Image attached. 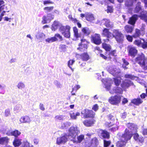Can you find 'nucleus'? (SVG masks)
<instances>
[{
    "label": "nucleus",
    "instance_id": "f257e3e1",
    "mask_svg": "<svg viewBox=\"0 0 147 147\" xmlns=\"http://www.w3.org/2000/svg\"><path fill=\"white\" fill-rule=\"evenodd\" d=\"M132 137L131 134L127 129L125 130L124 133L120 138V141L118 142L116 146L117 147H125L127 141L130 140Z\"/></svg>",
    "mask_w": 147,
    "mask_h": 147
},
{
    "label": "nucleus",
    "instance_id": "f03ea898",
    "mask_svg": "<svg viewBox=\"0 0 147 147\" xmlns=\"http://www.w3.org/2000/svg\"><path fill=\"white\" fill-rule=\"evenodd\" d=\"M135 61L143 69H147V58L145 57L144 54H142L141 55H138L136 58Z\"/></svg>",
    "mask_w": 147,
    "mask_h": 147
},
{
    "label": "nucleus",
    "instance_id": "7ed1b4c3",
    "mask_svg": "<svg viewBox=\"0 0 147 147\" xmlns=\"http://www.w3.org/2000/svg\"><path fill=\"white\" fill-rule=\"evenodd\" d=\"M67 26H65L62 25L59 22L57 21H55L53 24H52L51 29L53 31H55L58 28H59V31L63 34L66 30H67Z\"/></svg>",
    "mask_w": 147,
    "mask_h": 147
},
{
    "label": "nucleus",
    "instance_id": "20e7f679",
    "mask_svg": "<svg viewBox=\"0 0 147 147\" xmlns=\"http://www.w3.org/2000/svg\"><path fill=\"white\" fill-rule=\"evenodd\" d=\"M80 133V131L78 127H71L69 130L68 136L69 137L73 138V141L74 142H76L74 139L76 136Z\"/></svg>",
    "mask_w": 147,
    "mask_h": 147
},
{
    "label": "nucleus",
    "instance_id": "39448f33",
    "mask_svg": "<svg viewBox=\"0 0 147 147\" xmlns=\"http://www.w3.org/2000/svg\"><path fill=\"white\" fill-rule=\"evenodd\" d=\"M113 34V38L115 37L118 42H120L123 40V35L118 30H114Z\"/></svg>",
    "mask_w": 147,
    "mask_h": 147
},
{
    "label": "nucleus",
    "instance_id": "423d86ee",
    "mask_svg": "<svg viewBox=\"0 0 147 147\" xmlns=\"http://www.w3.org/2000/svg\"><path fill=\"white\" fill-rule=\"evenodd\" d=\"M121 97L118 96L111 97L109 99V102L111 104L117 105L120 102Z\"/></svg>",
    "mask_w": 147,
    "mask_h": 147
},
{
    "label": "nucleus",
    "instance_id": "0eeeda50",
    "mask_svg": "<svg viewBox=\"0 0 147 147\" xmlns=\"http://www.w3.org/2000/svg\"><path fill=\"white\" fill-rule=\"evenodd\" d=\"M108 71L109 73L115 76H119L120 70L119 68H117L116 66L110 67Z\"/></svg>",
    "mask_w": 147,
    "mask_h": 147
},
{
    "label": "nucleus",
    "instance_id": "6e6552de",
    "mask_svg": "<svg viewBox=\"0 0 147 147\" xmlns=\"http://www.w3.org/2000/svg\"><path fill=\"white\" fill-rule=\"evenodd\" d=\"M91 40L93 43L97 45L100 44L101 42L100 36L99 34H95L92 35Z\"/></svg>",
    "mask_w": 147,
    "mask_h": 147
},
{
    "label": "nucleus",
    "instance_id": "1a4fd4ad",
    "mask_svg": "<svg viewBox=\"0 0 147 147\" xmlns=\"http://www.w3.org/2000/svg\"><path fill=\"white\" fill-rule=\"evenodd\" d=\"M82 113L84 115L85 118H93L95 115V113L92 110H89L88 109H85L82 112Z\"/></svg>",
    "mask_w": 147,
    "mask_h": 147
},
{
    "label": "nucleus",
    "instance_id": "9d476101",
    "mask_svg": "<svg viewBox=\"0 0 147 147\" xmlns=\"http://www.w3.org/2000/svg\"><path fill=\"white\" fill-rule=\"evenodd\" d=\"M127 50L129 55L132 57H134L137 53V50L136 47L132 46H128Z\"/></svg>",
    "mask_w": 147,
    "mask_h": 147
},
{
    "label": "nucleus",
    "instance_id": "9b49d317",
    "mask_svg": "<svg viewBox=\"0 0 147 147\" xmlns=\"http://www.w3.org/2000/svg\"><path fill=\"white\" fill-rule=\"evenodd\" d=\"M127 126L131 130V131H129H129L131 134L132 136L133 133H136L137 131V126L134 123H128L127 124Z\"/></svg>",
    "mask_w": 147,
    "mask_h": 147
},
{
    "label": "nucleus",
    "instance_id": "f8f14e48",
    "mask_svg": "<svg viewBox=\"0 0 147 147\" xmlns=\"http://www.w3.org/2000/svg\"><path fill=\"white\" fill-rule=\"evenodd\" d=\"M133 85V83L130 80H126L123 81L121 84V86L123 89L125 90L130 86Z\"/></svg>",
    "mask_w": 147,
    "mask_h": 147
},
{
    "label": "nucleus",
    "instance_id": "ddd939ff",
    "mask_svg": "<svg viewBox=\"0 0 147 147\" xmlns=\"http://www.w3.org/2000/svg\"><path fill=\"white\" fill-rule=\"evenodd\" d=\"M67 136L66 134L63 136L57 138V144L58 145L64 144L67 141Z\"/></svg>",
    "mask_w": 147,
    "mask_h": 147
},
{
    "label": "nucleus",
    "instance_id": "4468645a",
    "mask_svg": "<svg viewBox=\"0 0 147 147\" xmlns=\"http://www.w3.org/2000/svg\"><path fill=\"white\" fill-rule=\"evenodd\" d=\"M20 123H28L29 124L31 121L30 118L28 116H22L19 119Z\"/></svg>",
    "mask_w": 147,
    "mask_h": 147
},
{
    "label": "nucleus",
    "instance_id": "2eb2a0df",
    "mask_svg": "<svg viewBox=\"0 0 147 147\" xmlns=\"http://www.w3.org/2000/svg\"><path fill=\"white\" fill-rule=\"evenodd\" d=\"M86 42L85 40H82L81 42L79 45V47L78 48L80 51H83L86 50L87 48Z\"/></svg>",
    "mask_w": 147,
    "mask_h": 147
},
{
    "label": "nucleus",
    "instance_id": "dca6fc26",
    "mask_svg": "<svg viewBox=\"0 0 147 147\" xmlns=\"http://www.w3.org/2000/svg\"><path fill=\"white\" fill-rule=\"evenodd\" d=\"M102 35L107 38L112 39L113 38V33L110 32L108 29L105 28L103 30Z\"/></svg>",
    "mask_w": 147,
    "mask_h": 147
},
{
    "label": "nucleus",
    "instance_id": "f3484780",
    "mask_svg": "<svg viewBox=\"0 0 147 147\" xmlns=\"http://www.w3.org/2000/svg\"><path fill=\"white\" fill-rule=\"evenodd\" d=\"M138 16L136 14H134L129 18L128 21V23L134 26L135 24L136 20L138 19Z\"/></svg>",
    "mask_w": 147,
    "mask_h": 147
},
{
    "label": "nucleus",
    "instance_id": "a211bd4d",
    "mask_svg": "<svg viewBox=\"0 0 147 147\" xmlns=\"http://www.w3.org/2000/svg\"><path fill=\"white\" fill-rule=\"evenodd\" d=\"M102 22L104 23L107 28H111L113 27V23L111 22L108 19H104L102 20Z\"/></svg>",
    "mask_w": 147,
    "mask_h": 147
},
{
    "label": "nucleus",
    "instance_id": "6ab92c4d",
    "mask_svg": "<svg viewBox=\"0 0 147 147\" xmlns=\"http://www.w3.org/2000/svg\"><path fill=\"white\" fill-rule=\"evenodd\" d=\"M110 79H107L102 80V82L104 83L105 88L108 91L111 88V83L110 82Z\"/></svg>",
    "mask_w": 147,
    "mask_h": 147
},
{
    "label": "nucleus",
    "instance_id": "aec40b11",
    "mask_svg": "<svg viewBox=\"0 0 147 147\" xmlns=\"http://www.w3.org/2000/svg\"><path fill=\"white\" fill-rule=\"evenodd\" d=\"M99 134L100 137L103 138H109V133L106 131L100 130H99Z\"/></svg>",
    "mask_w": 147,
    "mask_h": 147
},
{
    "label": "nucleus",
    "instance_id": "412c9836",
    "mask_svg": "<svg viewBox=\"0 0 147 147\" xmlns=\"http://www.w3.org/2000/svg\"><path fill=\"white\" fill-rule=\"evenodd\" d=\"M98 143V140L97 139L94 138L88 144V146L89 147H96Z\"/></svg>",
    "mask_w": 147,
    "mask_h": 147
},
{
    "label": "nucleus",
    "instance_id": "4be33fe9",
    "mask_svg": "<svg viewBox=\"0 0 147 147\" xmlns=\"http://www.w3.org/2000/svg\"><path fill=\"white\" fill-rule=\"evenodd\" d=\"M95 122V120L91 119L89 120H86L83 121V123L86 126L89 127L92 125Z\"/></svg>",
    "mask_w": 147,
    "mask_h": 147
},
{
    "label": "nucleus",
    "instance_id": "5701e85b",
    "mask_svg": "<svg viewBox=\"0 0 147 147\" xmlns=\"http://www.w3.org/2000/svg\"><path fill=\"white\" fill-rule=\"evenodd\" d=\"M134 138L135 141L141 143H142L144 141L143 138L142 137H139V135L136 133L134 134Z\"/></svg>",
    "mask_w": 147,
    "mask_h": 147
},
{
    "label": "nucleus",
    "instance_id": "b1692460",
    "mask_svg": "<svg viewBox=\"0 0 147 147\" xmlns=\"http://www.w3.org/2000/svg\"><path fill=\"white\" fill-rule=\"evenodd\" d=\"M137 0H127L125 2V5L128 8H129L132 7L133 5V3L134 2H136Z\"/></svg>",
    "mask_w": 147,
    "mask_h": 147
},
{
    "label": "nucleus",
    "instance_id": "393cba45",
    "mask_svg": "<svg viewBox=\"0 0 147 147\" xmlns=\"http://www.w3.org/2000/svg\"><path fill=\"white\" fill-rule=\"evenodd\" d=\"M113 92H112L111 91L110 92V93L111 94H113L114 92L116 93L121 94L123 92V90L120 88L117 87H115L113 89Z\"/></svg>",
    "mask_w": 147,
    "mask_h": 147
},
{
    "label": "nucleus",
    "instance_id": "a878e982",
    "mask_svg": "<svg viewBox=\"0 0 147 147\" xmlns=\"http://www.w3.org/2000/svg\"><path fill=\"white\" fill-rule=\"evenodd\" d=\"M80 58L84 61H86L90 59L89 56L87 53H84L80 55Z\"/></svg>",
    "mask_w": 147,
    "mask_h": 147
},
{
    "label": "nucleus",
    "instance_id": "bb28decb",
    "mask_svg": "<svg viewBox=\"0 0 147 147\" xmlns=\"http://www.w3.org/2000/svg\"><path fill=\"white\" fill-rule=\"evenodd\" d=\"M86 19L87 21L91 22L94 20V17L92 14L87 12L86 13Z\"/></svg>",
    "mask_w": 147,
    "mask_h": 147
},
{
    "label": "nucleus",
    "instance_id": "cd10ccee",
    "mask_svg": "<svg viewBox=\"0 0 147 147\" xmlns=\"http://www.w3.org/2000/svg\"><path fill=\"white\" fill-rule=\"evenodd\" d=\"M22 140L17 138H15L13 142V144L14 146H19L22 143Z\"/></svg>",
    "mask_w": 147,
    "mask_h": 147
},
{
    "label": "nucleus",
    "instance_id": "c85d7f7f",
    "mask_svg": "<svg viewBox=\"0 0 147 147\" xmlns=\"http://www.w3.org/2000/svg\"><path fill=\"white\" fill-rule=\"evenodd\" d=\"M143 102L142 100L140 98L134 99L131 101V102L136 105H138Z\"/></svg>",
    "mask_w": 147,
    "mask_h": 147
},
{
    "label": "nucleus",
    "instance_id": "c756f323",
    "mask_svg": "<svg viewBox=\"0 0 147 147\" xmlns=\"http://www.w3.org/2000/svg\"><path fill=\"white\" fill-rule=\"evenodd\" d=\"M67 30H66L62 34L64 36L67 38H69L70 37V32L69 30L70 29V26H67Z\"/></svg>",
    "mask_w": 147,
    "mask_h": 147
},
{
    "label": "nucleus",
    "instance_id": "7c9ffc66",
    "mask_svg": "<svg viewBox=\"0 0 147 147\" xmlns=\"http://www.w3.org/2000/svg\"><path fill=\"white\" fill-rule=\"evenodd\" d=\"M82 32L86 36H88L89 35L90 32V31L89 28L87 27L83 28L82 30Z\"/></svg>",
    "mask_w": 147,
    "mask_h": 147
},
{
    "label": "nucleus",
    "instance_id": "2f4dec72",
    "mask_svg": "<svg viewBox=\"0 0 147 147\" xmlns=\"http://www.w3.org/2000/svg\"><path fill=\"white\" fill-rule=\"evenodd\" d=\"M42 23L43 24H47L48 22H49L51 20V18H48L46 16H44L42 18Z\"/></svg>",
    "mask_w": 147,
    "mask_h": 147
},
{
    "label": "nucleus",
    "instance_id": "473e14b6",
    "mask_svg": "<svg viewBox=\"0 0 147 147\" xmlns=\"http://www.w3.org/2000/svg\"><path fill=\"white\" fill-rule=\"evenodd\" d=\"M140 17L141 18L147 22V12L146 11H143Z\"/></svg>",
    "mask_w": 147,
    "mask_h": 147
},
{
    "label": "nucleus",
    "instance_id": "72a5a7b5",
    "mask_svg": "<svg viewBox=\"0 0 147 147\" xmlns=\"http://www.w3.org/2000/svg\"><path fill=\"white\" fill-rule=\"evenodd\" d=\"M134 28V26L127 25L125 26V28L127 33H131L132 32Z\"/></svg>",
    "mask_w": 147,
    "mask_h": 147
},
{
    "label": "nucleus",
    "instance_id": "f704fd0d",
    "mask_svg": "<svg viewBox=\"0 0 147 147\" xmlns=\"http://www.w3.org/2000/svg\"><path fill=\"white\" fill-rule=\"evenodd\" d=\"M75 61L74 59H70L67 62V66L71 69L72 72L74 71V69L72 68L71 66L74 63Z\"/></svg>",
    "mask_w": 147,
    "mask_h": 147
},
{
    "label": "nucleus",
    "instance_id": "c9c22d12",
    "mask_svg": "<svg viewBox=\"0 0 147 147\" xmlns=\"http://www.w3.org/2000/svg\"><path fill=\"white\" fill-rule=\"evenodd\" d=\"M8 142V139L7 137H5L0 138V144H5Z\"/></svg>",
    "mask_w": 147,
    "mask_h": 147
},
{
    "label": "nucleus",
    "instance_id": "e433bc0d",
    "mask_svg": "<svg viewBox=\"0 0 147 147\" xmlns=\"http://www.w3.org/2000/svg\"><path fill=\"white\" fill-rule=\"evenodd\" d=\"M80 114V113L78 112H73L70 113V116L71 119H76L77 117L79 116Z\"/></svg>",
    "mask_w": 147,
    "mask_h": 147
},
{
    "label": "nucleus",
    "instance_id": "4c0bfd02",
    "mask_svg": "<svg viewBox=\"0 0 147 147\" xmlns=\"http://www.w3.org/2000/svg\"><path fill=\"white\" fill-rule=\"evenodd\" d=\"M117 78H114V83L115 85L117 86H118L119 85L121 82V78L120 77V75L119 76H117Z\"/></svg>",
    "mask_w": 147,
    "mask_h": 147
},
{
    "label": "nucleus",
    "instance_id": "58836bf2",
    "mask_svg": "<svg viewBox=\"0 0 147 147\" xmlns=\"http://www.w3.org/2000/svg\"><path fill=\"white\" fill-rule=\"evenodd\" d=\"M141 2H140L137 3L136 7L134 11L135 13H138L141 10Z\"/></svg>",
    "mask_w": 147,
    "mask_h": 147
},
{
    "label": "nucleus",
    "instance_id": "ea45409f",
    "mask_svg": "<svg viewBox=\"0 0 147 147\" xmlns=\"http://www.w3.org/2000/svg\"><path fill=\"white\" fill-rule=\"evenodd\" d=\"M57 40V39L55 38V37H53L51 38H48L45 39V41L46 42L48 43H51L55 42Z\"/></svg>",
    "mask_w": 147,
    "mask_h": 147
},
{
    "label": "nucleus",
    "instance_id": "a19ab883",
    "mask_svg": "<svg viewBox=\"0 0 147 147\" xmlns=\"http://www.w3.org/2000/svg\"><path fill=\"white\" fill-rule=\"evenodd\" d=\"M19 89L22 90L25 88V86L24 84L22 82H20L16 86Z\"/></svg>",
    "mask_w": 147,
    "mask_h": 147
},
{
    "label": "nucleus",
    "instance_id": "79ce46f5",
    "mask_svg": "<svg viewBox=\"0 0 147 147\" xmlns=\"http://www.w3.org/2000/svg\"><path fill=\"white\" fill-rule=\"evenodd\" d=\"M73 31L74 33V35L75 37L77 38L80 36V35L78 33V29L76 27L73 28Z\"/></svg>",
    "mask_w": 147,
    "mask_h": 147
},
{
    "label": "nucleus",
    "instance_id": "37998d69",
    "mask_svg": "<svg viewBox=\"0 0 147 147\" xmlns=\"http://www.w3.org/2000/svg\"><path fill=\"white\" fill-rule=\"evenodd\" d=\"M103 48L107 52H109L111 50V48L110 45L107 44L105 43H103L102 44Z\"/></svg>",
    "mask_w": 147,
    "mask_h": 147
},
{
    "label": "nucleus",
    "instance_id": "c03bdc74",
    "mask_svg": "<svg viewBox=\"0 0 147 147\" xmlns=\"http://www.w3.org/2000/svg\"><path fill=\"white\" fill-rule=\"evenodd\" d=\"M140 35V30L139 29H136L135 30V32L133 35V36L135 38H137L139 37Z\"/></svg>",
    "mask_w": 147,
    "mask_h": 147
},
{
    "label": "nucleus",
    "instance_id": "a18cd8bd",
    "mask_svg": "<svg viewBox=\"0 0 147 147\" xmlns=\"http://www.w3.org/2000/svg\"><path fill=\"white\" fill-rule=\"evenodd\" d=\"M71 123L69 122L62 123L61 124V127L63 128H67L70 125Z\"/></svg>",
    "mask_w": 147,
    "mask_h": 147
},
{
    "label": "nucleus",
    "instance_id": "49530a36",
    "mask_svg": "<svg viewBox=\"0 0 147 147\" xmlns=\"http://www.w3.org/2000/svg\"><path fill=\"white\" fill-rule=\"evenodd\" d=\"M142 42L141 43V46L144 49L147 48V40H145L144 39H142Z\"/></svg>",
    "mask_w": 147,
    "mask_h": 147
},
{
    "label": "nucleus",
    "instance_id": "de8ad7c7",
    "mask_svg": "<svg viewBox=\"0 0 147 147\" xmlns=\"http://www.w3.org/2000/svg\"><path fill=\"white\" fill-rule=\"evenodd\" d=\"M21 132L17 130H15L13 131L12 136H14L15 137H17L21 134Z\"/></svg>",
    "mask_w": 147,
    "mask_h": 147
},
{
    "label": "nucleus",
    "instance_id": "09e8293b",
    "mask_svg": "<svg viewBox=\"0 0 147 147\" xmlns=\"http://www.w3.org/2000/svg\"><path fill=\"white\" fill-rule=\"evenodd\" d=\"M122 60L123 62V63L122 65L123 68L125 69H127V67H126V66L128 65L129 63L124 59H123Z\"/></svg>",
    "mask_w": 147,
    "mask_h": 147
},
{
    "label": "nucleus",
    "instance_id": "8fccbe9b",
    "mask_svg": "<svg viewBox=\"0 0 147 147\" xmlns=\"http://www.w3.org/2000/svg\"><path fill=\"white\" fill-rule=\"evenodd\" d=\"M36 36L37 38H41L45 37V35L43 33L38 32L36 35Z\"/></svg>",
    "mask_w": 147,
    "mask_h": 147
},
{
    "label": "nucleus",
    "instance_id": "3c124183",
    "mask_svg": "<svg viewBox=\"0 0 147 147\" xmlns=\"http://www.w3.org/2000/svg\"><path fill=\"white\" fill-rule=\"evenodd\" d=\"M22 147H33L32 145L30 146V143L27 141H24L22 144Z\"/></svg>",
    "mask_w": 147,
    "mask_h": 147
},
{
    "label": "nucleus",
    "instance_id": "603ef678",
    "mask_svg": "<svg viewBox=\"0 0 147 147\" xmlns=\"http://www.w3.org/2000/svg\"><path fill=\"white\" fill-rule=\"evenodd\" d=\"M53 6L46 7L44 8V9L46 12L48 13L53 10Z\"/></svg>",
    "mask_w": 147,
    "mask_h": 147
},
{
    "label": "nucleus",
    "instance_id": "864d4df0",
    "mask_svg": "<svg viewBox=\"0 0 147 147\" xmlns=\"http://www.w3.org/2000/svg\"><path fill=\"white\" fill-rule=\"evenodd\" d=\"M64 116L63 115H57L56 116L55 119L56 120H63L64 119Z\"/></svg>",
    "mask_w": 147,
    "mask_h": 147
},
{
    "label": "nucleus",
    "instance_id": "5fc2aeb1",
    "mask_svg": "<svg viewBox=\"0 0 147 147\" xmlns=\"http://www.w3.org/2000/svg\"><path fill=\"white\" fill-rule=\"evenodd\" d=\"M84 138V136L83 135H81L77 137L78 141L77 142L79 143L81 142Z\"/></svg>",
    "mask_w": 147,
    "mask_h": 147
},
{
    "label": "nucleus",
    "instance_id": "6e6d98bb",
    "mask_svg": "<svg viewBox=\"0 0 147 147\" xmlns=\"http://www.w3.org/2000/svg\"><path fill=\"white\" fill-rule=\"evenodd\" d=\"M108 53L109 54L110 57L111 56H115L117 55L116 54V51L115 50L111 51V52L109 51Z\"/></svg>",
    "mask_w": 147,
    "mask_h": 147
},
{
    "label": "nucleus",
    "instance_id": "4d7b16f0",
    "mask_svg": "<svg viewBox=\"0 0 147 147\" xmlns=\"http://www.w3.org/2000/svg\"><path fill=\"white\" fill-rule=\"evenodd\" d=\"M125 77L126 78H129L131 80H134L135 78V76L130 74H126L125 76Z\"/></svg>",
    "mask_w": 147,
    "mask_h": 147
},
{
    "label": "nucleus",
    "instance_id": "13d9d810",
    "mask_svg": "<svg viewBox=\"0 0 147 147\" xmlns=\"http://www.w3.org/2000/svg\"><path fill=\"white\" fill-rule=\"evenodd\" d=\"M11 115L10 111L9 109H6L5 111V115L6 117L10 116Z\"/></svg>",
    "mask_w": 147,
    "mask_h": 147
},
{
    "label": "nucleus",
    "instance_id": "bf43d9fd",
    "mask_svg": "<svg viewBox=\"0 0 147 147\" xmlns=\"http://www.w3.org/2000/svg\"><path fill=\"white\" fill-rule=\"evenodd\" d=\"M107 13H111L113 11L112 7L111 6H108L107 9L106 10Z\"/></svg>",
    "mask_w": 147,
    "mask_h": 147
},
{
    "label": "nucleus",
    "instance_id": "052dcab7",
    "mask_svg": "<svg viewBox=\"0 0 147 147\" xmlns=\"http://www.w3.org/2000/svg\"><path fill=\"white\" fill-rule=\"evenodd\" d=\"M22 108V106L19 104L17 105L14 108V109L15 110L19 111Z\"/></svg>",
    "mask_w": 147,
    "mask_h": 147
},
{
    "label": "nucleus",
    "instance_id": "680f3d73",
    "mask_svg": "<svg viewBox=\"0 0 147 147\" xmlns=\"http://www.w3.org/2000/svg\"><path fill=\"white\" fill-rule=\"evenodd\" d=\"M54 37H55V38H57H57H58V39H59L60 41H61L63 40L62 36L58 33L55 34Z\"/></svg>",
    "mask_w": 147,
    "mask_h": 147
},
{
    "label": "nucleus",
    "instance_id": "e2e57ef3",
    "mask_svg": "<svg viewBox=\"0 0 147 147\" xmlns=\"http://www.w3.org/2000/svg\"><path fill=\"white\" fill-rule=\"evenodd\" d=\"M104 146L105 147H107L111 144V142L110 141H107L104 140Z\"/></svg>",
    "mask_w": 147,
    "mask_h": 147
},
{
    "label": "nucleus",
    "instance_id": "0e129e2a",
    "mask_svg": "<svg viewBox=\"0 0 147 147\" xmlns=\"http://www.w3.org/2000/svg\"><path fill=\"white\" fill-rule=\"evenodd\" d=\"M105 125L106 126L108 127L112 126L113 125H114L111 121L106 122L105 123Z\"/></svg>",
    "mask_w": 147,
    "mask_h": 147
},
{
    "label": "nucleus",
    "instance_id": "69168bd1",
    "mask_svg": "<svg viewBox=\"0 0 147 147\" xmlns=\"http://www.w3.org/2000/svg\"><path fill=\"white\" fill-rule=\"evenodd\" d=\"M142 41L140 40H136L135 41V44L138 46H140L141 44Z\"/></svg>",
    "mask_w": 147,
    "mask_h": 147
},
{
    "label": "nucleus",
    "instance_id": "338daca9",
    "mask_svg": "<svg viewBox=\"0 0 147 147\" xmlns=\"http://www.w3.org/2000/svg\"><path fill=\"white\" fill-rule=\"evenodd\" d=\"M80 88L79 85H76L72 88L73 91H76L77 90Z\"/></svg>",
    "mask_w": 147,
    "mask_h": 147
},
{
    "label": "nucleus",
    "instance_id": "774afa93",
    "mask_svg": "<svg viewBox=\"0 0 147 147\" xmlns=\"http://www.w3.org/2000/svg\"><path fill=\"white\" fill-rule=\"evenodd\" d=\"M119 126H114L112 127V128H110L109 130H111L112 131H114L117 130L119 128Z\"/></svg>",
    "mask_w": 147,
    "mask_h": 147
}]
</instances>
